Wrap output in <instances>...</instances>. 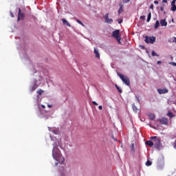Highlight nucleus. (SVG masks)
<instances>
[{"label": "nucleus", "mask_w": 176, "mask_h": 176, "mask_svg": "<svg viewBox=\"0 0 176 176\" xmlns=\"http://www.w3.org/2000/svg\"><path fill=\"white\" fill-rule=\"evenodd\" d=\"M52 157H54V160H56V162H58V163L63 164L65 160V159L61 155L58 147L57 146H54L53 148Z\"/></svg>", "instance_id": "1"}, {"label": "nucleus", "mask_w": 176, "mask_h": 176, "mask_svg": "<svg viewBox=\"0 0 176 176\" xmlns=\"http://www.w3.org/2000/svg\"><path fill=\"white\" fill-rule=\"evenodd\" d=\"M150 140L153 141L154 146L156 149H160V148H162V142L157 136H152L150 138Z\"/></svg>", "instance_id": "2"}, {"label": "nucleus", "mask_w": 176, "mask_h": 176, "mask_svg": "<svg viewBox=\"0 0 176 176\" xmlns=\"http://www.w3.org/2000/svg\"><path fill=\"white\" fill-rule=\"evenodd\" d=\"M117 75L122 80L123 83H125V85H126V86H130V78H129V77H127L120 73H118Z\"/></svg>", "instance_id": "3"}, {"label": "nucleus", "mask_w": 176, "mask_h": 176, "mask_svg": "<svg viewBox=\"0 0 176 176\" xmlns=\"http://www.w3.org/2000/svg\"><path fill=\"white\" fill-rule=\"evenodd\" d=\"M112 36L116 39L118 43H120V41L122 40V38L120 37V30H117L113 31L112 33Z\"/></svg>", "instance_id": "4"}, {"label": "nucleus", "mask_w": 176, "mask_h": 176, "mask_svg": "<svg viewBox=\"0 0 176 176\" xmlns=\"http://www.w3.org/2000/svg\"><path fill=\"white\" fill-rule=\"evenodd\" d=\"M156 41V38H155V36H145V40L144 41L146 42V43H155V41Z\"/></svg>", "instance_id": "5"}, {"label": "nucleus", "mask_w": 176, "mask_h": 176, "mask_svg": "<svg viewBox=\"0 0 176 176\" xmlns=\"http://www.w3.org/2000/svg\"><path fill=\"white\" fill-rule=\"evenodd\" d=\"M25 17V14L21 12V9L19 8V12H18V21H20V20H24V18Z\"/></svg>", "instance_id": "6"}, {"label": "nucleus", "mask_w": 176, "mask_h": 176, "mask_svg": "<svg viewBox=\"0 0 176 176\" xmlns=\"http://www.w3.org/2000/svg\"><path fill=\"white\" fill-rule=\"evenodd\" d=\"M104 19L107 24H112L113 23V19H109V14H106V15L104 16Z\"/></svg>", "instance_id": "7"}, {"label": "nucleus", "mask_w": 176, "mask_h": 176, "mask_svg": "<svg viewBox=\"0 0 176 176\" xmlns=\"http://www.w3.org/2000/svg\"><path fill=\"white\" fill-rule=\"evenodd\" d=\"M159 122L161 123V124H165L166 126H167V124H168V120H167V118H166L160 119Z\"/></svg>", "instance_id": "8"}, {"label": "nucleus", "mask_w": 176, "mask_h": 176, "mask_svg": "<svg viewBox=\"0 0 176 176\" xmlns=\"http://www.w3.org/2000/svg\"><path fill=\"white\" fill-rule=\"evenodd\" d=\"M175 2H176V0H173L171 2L172 7L170 8V10H172V12H175V10H176Z\"/></svg>", "instance_id": "9"}, {"label": "nucleus", "mask_w": 176, "mask_h": 176, "mask_svg": "<svg viewBox=\"0 0 176 176\" xmlns=\"http://www.w3.org/2000/svg\"><path fill=\"white\" fill-rule=\"evenodd\" d=\"M157 91L160 94H166V93H168V89H167L166 88L163 89H157Z\"/></svg>", "instance_id": "10"}, {"label": "nucleus", "mask_w": 176, "mask_h": 176, "mask_svg": "<svg viewBox=\"0 0 176 176\" xmlns=\"http://www.w3.org/2000/svg\"><path fill=\"white\" fill-rule=\"evenodd\" d=\"M160 24H161L162 27H166L167 21H166V19H162L160 21Z\"/></svg>", "instance_id": "11"}, {"label": "nucleus", "mask_w": 176, "mask_h": 176, "mask_svg": "<svg viewBox=\"0 0 176 176\" xmlns=\"http://www.w3.org/2000/svg\"><path fill=\"white\" fill-rule=\"evenodd\" d=\"M62 21H63L64 25H67V27H71V24H69V22H68V21H66L65 19H63Z\"/></svg>", "instance_id": "12"}, {"label": "nucleus", "mask_w": 176, "mask_h": 176, "mask_svg": "<svg viewBox=\"0 0 176 176\" xmlns=\"http://www.w3.org/2000/svg\"><path fill=\"white\" fill-rule=\"evenodd\" d=\"M94 54L96 55V58H100V52H98V49L94 48Z\"/></svg>", "instance_id": "13"}, {"label": "nucleus", "mask_w": 176, "mask_h": 176, "mask_svg": "<svg viewBox=\"0 0 176 176\" xmlns=\"http://www.w3.org/2000/svg\"><path fill=\"white\" fill-rule=\"evenodd\" d=\"M145 144H146V145H148V146H153V145H154L153 142H152L151 140H147L145 142Z\"/></svg>", "instance_id": "14"}, {"label": "nucleus", "mask_w": 176, "mask_h": 176, "mask_svg": "<svg viewBox=\"0 0 176 176\" xmlns=\"http://www.w3.org/2000/svg\"><path fill=\"white\" fill-rule=\"evenodd\" d=\"M155 118L156 116H155V114L151 113L148 115V118L150 119V120H155Z\"/></svg>", "instance_id": "15"}, {"label": "nucleus", "mask_w": 176, "mask_h": 176, "mask_svg": "<svg viewBox=\"0 0 176 176\" xmlns=\"http://www.w3.org/2000/svg\"><path fill=\"white\" fill-rule=\"evenodd\" d=\"M36 89H38V84H36V82H34L33 87H32V91H35Z\"/></svg>", "instance_id": "16"}, {"label": "nucleus", "mask_w": 176, "mask_h": 176, "mask_svg": "<svg viewBox=\"0 0 176 176\" xmlns=\"http://www.w3.org/2000/svg\"><path fill=\"white\" fill-rule=\"evenodd\" d=\"M154 27H155V30H157V28H159V27H160V22H159V21H156Z\"/></svg>", "instance_id": "17"}, {"label": "nucleus", "mask_w": 176, "mask_h": 176, "mask_svg": "<svg viewBox=\"0 0 176 176\" xmlns=\"http://www.w3.org/2000/svg\"><path fill=\"white\" fill-rule=\"evenodd\" d=\"M169 43H174V42L176 43V37H172L168 40Z\"/></svg>", "instance_id": "18"}, {"label": "nucleus", "mask_w": 176, "mask_h": 176, "mask_svg": "<svg viewBox=\"0 0 176 176\" xmlns=\"http://www.w3.org/2000/svg\"><path fill=\"white\" fill-rule=\"evenodd\" d=\"M167 116L170 118V119H173V118H175V115L173 114L170 111H168L167 113Z\"/></svg>", "instance_id": "19"}, {"label": "nucleus", "mask_w": 176, "mask_h": 176, "mask_svg": "<svg viewBox=\"0 0 176 176\" xmlns=\"http://www.w3.org/2000/svg\"><path fill=\"white\" fill-rule=\"evenodd\" d=\"M122 12H124L123 5L120 4V9L118 10V14H120V13H122Z\"/></svg>", "instance_id": "20"}, {"label": "nucleus", "mask_w": 176, "mask_h": 176, "mask_svg": "<svg viewBox=\"0 0 176 176\" xmlns=\"http://www.w3.org/2000/svg\"><path fill=\"white\" fill-rule=\"evenodd\" d=\"M131 151L132 153H135V148H134V143H131Z\"/></svg>", "instance_id": "21"}, {"label": "nucleus", "mask_w": 176, "mask_h": 176, "mask_svg": "<svg viewBox=\"0 0 176 176\" xmlns=\"http://www.w3.org/2000/svg\"><path fill=\"white\" fill-rule=\"evenodd\" d=\"M151 19H152V13L150 12L147 16V23L151 21Z\"/></svg>", "instance_id": "22"}, {"label": "nucleus", "mask_w": 176, "mask_h": 176, "mask_svg": "<svg viewBox=\"0 0 176 176\" xmlns=\"http://www.w3.org/2000/svg\"><path fill=\"white\" fill-rule=\"evenodd\" d=\"M37 93H38V96H42V94H43V90H42V89H38V90L37 91Z\"/></svg>", "instance_id": "23"}, {"label": "nucleus", "mask_w": 176, "mask_h": 176, "mask_svg": "<svg viewBox=\"0 0 176 176\" xmlns=\"http://www.w3.org/2000/svg\"><path fill=\"white\" fill-rule=\"evenodd\" d=\"M132 108H133V111H134L135 112H138V109H137V107L135 106V104H133V105H132Z\"/></svg>", "instance_id": "24"}, {"label": "nucleus", "mask_w": 176, "mask_h": 176, "mask_svg": "<svg viewBox=\"0 0 176 176\" xmlns=\"http://www.w3.org/2000/svg\"><path fill=\"white\" fill-rule=\"evenodd\" d=\"M146 166H152V162H151L150 160H147L146 162Z\"/></svg>", "instance_id": "25"}, {"label": "nucleus", "mask_w": 176, "mask_h": 176, "mask_svg": "<svg viewBox=\"0 0 176 176\" xmlns=\"http://www.w3.org/2000/svg\"><path fill=\"white\" fill-rule=\"evenodd\" d=\"M76 21H77V23H78V24H80V25H82V27H85V24H83V23H82V21H80V20L77 19Z\"/></svg>", "instance_id": "26"}, {"label": "nucleus", "mask_w": 176, "mask_h": 176, "mask_svg": "<svg viewBox=\"0 0 176 176\" xmlns=\"http://www.w3.org/2000/svg\"><path fill=\"white\" fill-rule=\"evenodd\" d=\"M115 87L117 89V90H118L119 93H122V89H120V87H119L118 85H115Z\"/></svg>", "instance_id": "27"}, {"label": "nucleus", "mask_w": 176, "mask_h": 176, "mask_svg": "<svg viewBox=\"0 0 176 176\" xmlns=\"http://www.w3.org/2000/svg\"><path fill=\"white\" fill-rule=\"evenodd\" d=\"M151 54H152V56H159V55H157V54H156V52H155V51H152V52H151Z\"/></svg>", "instance_id": "28"}, {"label": "nucleus", "mask_w": 176, "mask_h": 176, "mask_svg": "<svg viewBox=\"0 0 176 176\" xmlns=\"http://www.w3.org/2000/svg\"><path fill=\"white\" fill-rule=\"evenodd\" d=\"M123 3H129L130 2V0H122Z\"/></svg>", "instance_id": "29"}, {"label": "nucleus", "mask_w": 176, "mask_h": 176, "mask_svg": "<svg viewBox=\"0 0 176 176\" xmlns=\"http://www.w3.org/2000/svg\"><path fill=\"white\" fill-rule=\"evenodd\" d=\"M92 104H93V105H98V103L96 102V101H93Z\"/></svg>", "instance_id": "30"}, {"label": "nucleus", "mask_w": 176, "mask_h": 176, "mask_svg": "<svg viewBox=\"0 0 176 176\" xmlns=\"http://www.w3.org/2000/svg\"><path fill=\"white\" fill-rule=\"evenodd\" d=\"M160 10H161V12H163V10H164V6H161L160 7Z\"/></svg>", "instance_id": "31"}, {"label": "nucleus", "mask_w": 176, "mask_h": 176, "mask_svg": "<svg viewBox=\"0 0 176 176\" xmlns=\"http://www.w3.org/2000/svg\"><path fill=\"white\" fill-rule=\"evenodd\" d=\"M140 19L141 20H145V16H141Z\"/></svg>", "instance_id": "32"}, {"label": "nucleus", "mask_w": 176, "mask_h": 176, "mask_svg": "<svg viewBox=\"0 0 176 176\" xmlns=\"http://www.w3.org/2000/svg\"><path fill=\"white\" fill-rule=\"evenodd\" d=\"M118 23H119V24H122V23H123V20H122V19L119 20Z\"/></svg>", "instance_id": "33"}, {"label": "nucleus", "mask_w": 176, "mask_h": 176, "mask_svg": "<svg viewBox=\"0 0 176 176\" xmlns=\"http://www.w3.org/2000/svg\"><path fill=\"white\" fill-rule=\"evenodd\" d=\"M154 3H155V5H158V4H159V1H154Z\"/></svg>", "instance_id": "34"}, {"label": "nucleus", "mask_w": 176, "mask_h": 176, "mask_svg": "<svg viewBox=\"0 0 176 176\" xmlns=\"http://www.w3.org/2000/svg\"><path fill=\"white\" fill-rule=\"evenodd\" d=\"M41 108H43V109H45L46 108V107L43 104H41Z\"/></svg>", "instance_id": "35"}, {"label": "nucleus", "mask_w": 176, "mask_h": 176, "mask_svg": "<svg viewBox=\"0 0 176 176\" xmlns=\"http://www.w3.org/2000/svg\"><path fill=\"white\" fill-rule=\"evenodd\" d=\"M11 17H14V14H13V12H10Z\"/></svg>", "instance_id": "36"}, {"label": "nucleus", "mask_w": 176, "mask_h": 176, "mask_svg": "<svg viewBox=\"0 0 176 176\" xmlns=\"http://www.w3.org/2000/svg\"><path fill=\"white\" fill-rule=\"evenodd\" d=\"M98 108L100 111H102V106H99Z\"/></svg>", "instance_id": "37"}, {"label": "nucleus", "mask_w": 176, "mask_h": 176, "mask_svg": "<svg viewBox=\"0 0 176 176\" xmlns=\"http://www.w3.org/2000/svg\"><path fill=\"white\" fill-rule=\"evenodd\" d=\"M47 107H48V108H52L53 107V105L52 104H48Z\"/></svg>", "instance_id": "38"}, {"label": "nucleus", "mask_w": 176, "mask_h": 176, "mask_svg": "<svg viewBox=\"0 0 176 176\" xmlns=\"http://www.w3.org/2000/svg\"><path fill=\"white\" fill-rule=\"evenodd\" d=\"M162 2H163L164 3H167V0H162Z\"/></svg>", "instance_id": "39"}, {"label": "nucleus", "mask_w": 176, "mask_h": 176, "mask_svg": "<svg viewBox=\"0 0 176 176\" xmlns=\"http://www.w3.org/2000/svg\"><path fill=\"white\" fill-rule=\"evenodd\" d=\"M150 8H151V9H153V4H151V5L150 6Z\"/></svg>", "instance_id": "40"}, {"label": "nucleus", "mask_w": 176, "mask_h": 176, "mask_svg": "<svg viewBox=\"0 0 176 176\" xmlns=\"http://www.w3.org/2000/svg\"><path fill=\"white\" fill-rule=\"evenodd\" d=\"M157 64H162V61L158 60V61L157 62Z\"/></svg>", "instance_id": "41"}, {"label": "nucleus", "mask_w": 176, "mask_h": 176, "mask_svg": "<svg viewBox=\"0 0 176 176\" xmlns=\"http://www.w3.org/2000/svg\"><path fill=\"white\" fill-rule=\"evenodd\" d=\"M173 65H175V67H176V63H172Z\"/></svg>", "instance_id": "42"}, {"label": "nucleus", "mask_w": 176, "mask_h": 176, "mask_svg": "<svg viewBox=\"0 0 176 176\" xmlns=\"http://www.w3.org/2000/svg\"><path fill=\"white\" fill-rule=\"evenodd\" d=\"M113 139L114 140V141H118V140H116V138H113Z\"/></svg>", "instance_id": "43"}, {"label": "nucleus", "mask_w": 176, "mask_h": 176, "mask_svg": "<svg viewBox=\"0 0 176 176\" xmlns=\"http://www.w3.org/2000/svg\"><path fill=\"white\" fill-rule=\"evenodd\" d=\"M175 148H176V140L175 141Z\"/></svg>", "instance_id": "44"}, {"label": "nucleus", "mask_w": 176, "mask_h": 176, "mask_svg": "<svg viewBox=\"0 0 176 176\" xmlns=\"http://www.w3.org/2000/svg\"><path fill=\"white\" fill-rule=\"evenodd\" d=\"M162 164H164V160H162Z\"/></svg>", "instance_id": "45"}, {"label": "nucleus", "mask_w": 176, "mask_h": 176, "mask_svg": "<svg viewBox=\"0 0 176 176\" xmlns=\"http://www.w3.org/2000/svg\"><path fill=\"white\" fill-rule=\"evenodd\" d=\"M56 165L57 166V163H56Z\"/></svg>", "instance_id": "46"}]
</instances>
